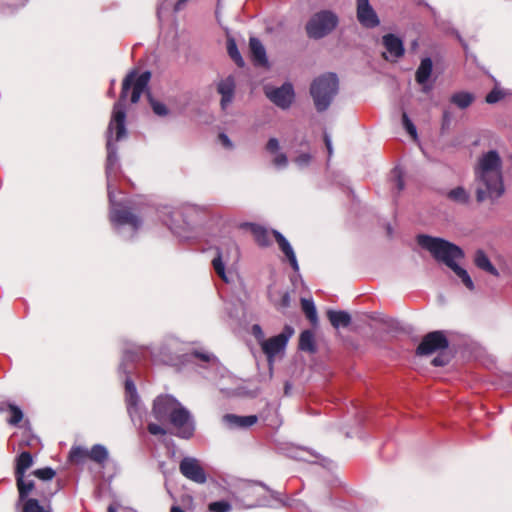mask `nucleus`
<instances>
[{
  "label": "nucleus",
  "mask_w": 512,
  "mask_h": 512,
  "mask_svg": "<svg viewBox=\"0 0 512 512\" xmlns=\"http://www.w3.org/2000/svg\"><path fill=\"white\" fill-rule=\"evenodd\" d=\"M473 172L474 192L478 203L494 201L504 194L502 160L496 150L483 153L478 158Z\"/></svg>",
  "instance_id": "nucleus-1"
},
{
  "label": "nucleus",
  "mask_w": 512,
  "mask_h": 512,
  "mask_svg": "<svg viewBox=\"0 0 512 512\" xmlns=\"http://www.w3.org/2000/svg\"><path fill=\"white\" fill-rule=\"evenodd\" d=\"M152 416L162 424H170L174 435L181 439H190L195 433V422L190 411L174 396L158 395L152 403Z\"/></svg>",
  "instance_id": "nucleus-2"
},
{
  "label": "nucleus",
  "mask_w": 512,
  "mask_h": 512,
  "mask_svg": "<svg viewBox=\"0 0 512 512\" xmlns=\"http://www.w3.org/2000/svg\"><path fill=\"white\" fill-rule=\"evenodd\" d=\"M150 78L151 73L149 71H144L139 75L136 71H131L124 78L119 100L113 106L111 120L108 125V132L111 134L115 132L116 141L122 140L126 137L127 134L125 126V101L128 97L130 89L132 88L130 100L132 103H137L142 93L147 89Z\"/></svg>",
  "instance_id": "nucleus-3"
},
{
  "label": "nucleus",
  "mask_w": 512,
  "mask_h": 512,
  "mask_svg": "<svg viewBox=\"0 0 512 512\" xmlns=\"http://www.w3.org/2000/svg\"><path fill=\"white\" fill-rule=\"evenodd\" d=\"M417 243L423 249L429 251L435 260L443 262L449 267L461 279L467 289L470 291L475 289L468 272L456 263V260L464 258V252L459 246L443 238L426 234L418 235Z\"/></svg>",
  "instance_id": "nucleus-4"
},
{
  "label": "nucleus",
  "mask_w": 512,
  "mask_h": 512,
  "mask_svg": "<svg viewBox=\"0 0 512 512\" xmlns=\"http://www.w3.org/2000/svg\"><path fill=\"white\" fill-rule=\"evenodd\" d=\"M338 93V78L334 73H326L316 78L310 86V94L318 112H324Z\"/></svg>",
  "instance_id": "nucleus-5"
},
{
  "label": "nucleus",
  "mask_w": 512,
  "mask_h": 512,
  "mask_svg": "<svg viewBox=\"0 0 512 512\" xmlns=\"http://www.w3.org/2000/svg\"><path fill=\"white\" fill-rule=\"evenodd\" d=\"M338 16L330 10H322L309 19L305 30L311 39H321L329 35L338 25Z\"/></svg>",
  "instance_id": "nucleus-6"
},
{
  "label": "nucleus",
  "mask_w": 512,
  "mask_h": 512,
  "mask_svg": "<svg viewBox=\"0 0 512 512\" xmlns=\"http://www.w3.org/2000/svg\"><path fill=\"white\" fill-rule=\"evenodd\" d=\"M108 457L109 453L107 448L101 444H95L90 450L82 446H72L68 455V460L73 465H81L89 459L103 467L107 462Z\"/></svg>",
  "instance_id": "nucleus-7"
},
{
  "label": "nucleus",
  "mask_w": 512,
  "mask_h": 512,
  "mask_svg": "<svg viewBox=\"0 0 512 512\" xmlns=\"http://www.w3.org/2000/svg\"><path fill=\"white\" fill-rule=\"evenodd\" d=\"M239 259V248L237 244L228 240L223 244L222 247L217 248V254L212 260V266L216 272V274L225 282H228L226 272H225V263H235Z\"/></svg>",
  "instance_id": "nucleus-8"
},
{
  "label": "nucleus",
  "mask_w": 512,
  "mask_h": 512,
  "mask_svg": "<svg viewBox=\"0 0 512 512\" xmlns=\"http://www.w3.org/2000/svg\"><path fill=\"white\" fill-rule=\"evenodd\" d=\"M293 334L294 329L289 325H285L283 331L280 334L261 342V349L266 355L269 363L273 362L274 357L277 354L284 351L289 339Z\"/></svg>",
  "instance_id": "nucleus-9"
},
{
  "label": "nucleus",
  "mask_w": 512,
  "mask_h": 512,
  "mask_svg": "<svg viewBox=\"0 0 512 512\" xmlns=\"http://www.w3.org/2000/svg\"><path fill=\"white\" fill-rule=\"evenodd\" d=\"M449 341L444 331H432L427 333L423 338L418 347L416 348V355L428 356L435 352H439L447 349Z\"/></svg>",
  "instance_id": "nucleus-10"
},
{
  "label": "nucleus",
  "mask_w": 512,
  "mask_h": 512,
  "mask_svg": "<svg viewBox=\"0 0 512 512\" xmlns=\"http://www.w3.org/2000/svg\"><path fill=\"white\" fill-rule=\"evenodd\" d=\"M180 473L190 481L203 484L207 480V475L199 460L193 457H184L179 464Z\"/></svg>",
  "instance_id": "nucleus-11"
},
{
  "label": "nucleus",
  "mask_w": 512,
  "mask_h": 512,
  "mask_svg": "<svg viewBox=\"0 0 512 512\" xmlns=\"http://www.w3.org/2000/svg\"><path fill=\"white\" fill-rule=\"evenodd\" d=\"M266 96L278 107L287 109L294 99L293 86L290 83H284L281 87L266 90Z\"/></svg>",
  "instance_id": "nucleus-12"
},
{
  "label": "nucleus",
  "mask_w": 512,
  "mask_h": 512,
  "mask_svg": "<svg viewBox=\"0 0 512 512\" xmlns=\"http://www.w3.org/2000/svg\"><path fill=\"white\" fill-rule=\"evenodd\" d=\"M356 6L357 20L363 27L375 28L380 24V20L369 0H357Z\"/></svg>",
  "instance_id": "nucleus-13"
},
{
  "label": "nucleus",
  "mask_w": 512,
  "mask_h": 512,
  "mask_svg": "<svg viewBox=\"0 0 512 512\" xmlns=\"http://www.w3.org/2000/svg\"><path fill=\"white\" fill-rule=\"evenodd\" d=\"M235 80L228 76L217 83V92L221 95L220 106L223 111L232 103L235 95Z\"/></svg>",
  "instance_id": "nucleus-14"
},
{
  "label": "nucleus",
  "mask_w": 512,
  "mask_h": 512,
  "mask_svg": "<svg viewBox=\"0 0 512 512\" xmlns=\"http://www.w3.org/2000/svg\"><path fill=\"white\" fill-rule=\"evenodd\" d=\"M112 220L119 225H129L134 230L141 226V219L131 209L123 207L113 211Z\"/></svg>",
  "instance_id": "nucleus-15"
},
{
  "label": "nucleus",
  "mask_w": 512,
  "mask_h": 512,
  "mask_svg": "<svg viewBox=\"0 0 512 512\" xmlns=\"http://www.w3.org/2000/svg\"><path fill=\"white\" fill-rule=\"evenodd\" d=\"M240 227L249 230L259 246L268 247L271 244L269 232L265 227L249 222L241 224Z\"/></svg>",
  "instance_id": "nucleus-16"
},
{
  "label": "nucleus",
  "mask_w": 512,
  "mask_h": 512,
  "mask_svg": "<svg viewBox=\"0 0 512 512\" xmlns=\"http://www.w3.org/2000/svg\"><path fill=\"white\" fill-rule=\"evenodd\" d=\"M272 234H273L276 242L278 243L280 250L287 257L293 270L298 271V269H299L298 262H297L296 255H295L290 243L279 231L273 230Z\"/></svg>",
  "instance_id": "nucleus-17"
},
{
  "label": "nucleus",
  "mask_w": 512,
  "mask_h": 512,
  "mask_svg": "<svg viewBox=\"0 0 512 512\" xmlns=\"http://www.w3.org/2000/svg\"><path fill=\"white\" fill-rule=\"evenodd\" d=\"M383 45L391 56L398 59L404 55L405 49L402 40L394 34H386L382 38Z\"/></svg>",
  "instance_id": "nucleus-18"
},
{
  "label": "nucleus",
  "mask_w": 512,
  "mask_h": 512,
  "mask_svg": "<svg viewBox=\"0 0 512 512\" xmlns=\"http://www.w3.org/2000/svg\"><path fill=\"white\" fill-rule=\"evenodd\" d=\"M223 421L231 428H248L257 423L256 415L238 416L235 414H226Z\"/></svg>",
  "instance_id": "nucleus-19"
},
{
  "label": "nucleus",
  "mask_w": 512,
  "mask_h": 512,
  "mask_svg": "<svg viewBox=\"0 0 512 512\" xmlns=\"http://www.w3.org/2000/svg\"><path fill=\"white\" fill-rule=\"evenodd\" d=\"M249 48L251 52L252 61L255 65H267L266 51L261 41L256 37H251L249 40Z\"/></svg>",
  "instance_id": "nucleus-20"
},
{
  "label": "nucleus",
  "mask_w": 512,
  "mask_h": 512,
  "mask_svg": "<svg viewBox=\"0 0 512 512\" xmlns=\"http://www.w3.org/2000/svg\"><path fill=\"white\" fill-rule=\"evenodd\" d=\"M474 264L477 268L498 277L499 272L491 263L490 259L482 249H478L474 255Z\"/></svg>",
  "instance_id": "nucleus-21"
},
{
  "label": "nucleus",
  "mask_w": 512,
  "mask_h": 512,
  "mask_svg": "<svg viewBox=\"0 0 512 512\" xmlns=\"http://www.w3.org/2000/svg\"><path fill=\"white\" fill-rule=\"evenodd\" d=\"M327 318L330 321L331 325L336 329L340 327H348L351 323L350 314L342 310H328Z\"/></svg>",
  "instance_id": "nucleus-22"
},
{
  "label": "nucleus",
  "mask_w": 512,
  "mask_h": 512,
  "mask_svg": "<svg viewBox=\"0 0 512 512\" xmlns=\"http://www.w3.org/2000/svg\"><path fill=\"white\" fill-rule=\"evenodd\" d=\"M33 465V457L29 451L21 452L16 458L15 478L25 476L26 471Z\"/></svg>",
  "instance_id": "nucleus-23"
},
{
  "label": "nucleus",
  "mask_w": 512,
  "mask_h": 512,
  "mask_svg": "<svg viewBox=\"0 0 512 512\" xmlns=\"http://www.w3.org/2000/svg\"><path fill=\"white\" fill-rule=\"evenodd\" d=\"M432 69V60L429 57L422 59L415 73L416 82L420 85H424L430 78Z\"/></svg>",
  "instance_id": "nucleus-24"
},
{
  "label": "nucleus",
  "mask_w": 512,
  "mask_h": 512,
  "mask_svg": "<svg viewBox=\"0 0 512 512\" xmlns=\"http://www.w3.org/2000/svg\"><path fill=\"white\" fill-rule=\"evenodd\" d=\"M298 348L301 351L311 354L316 353L317 347L315 343L314 333L311 330H304L299 336Z\"/></svg>",
  "instance_id": "nucleus-25"
},
{
  "label": "nucleus",
  "mask_w": 512,
  "mask_h": 512,
  "mask_svg": "<svg viewBox=\"0 0 512 512\" xmlns=\"http://www.w3.org/2000/svg\"><path fill=\"white\" fill-rule=\"evenodd\" d=\"M16 486L19 494V501L29 499V494L34 490L36 492V486L33 481H25V476L16 477Z\"/></svg>",
  "instance_id": "nucleus-26"
},
{
  "label": "nucleus",
  "mask_w": 512,
  "mask_h": 512,
  "mask_svg": "<svg viewBox=\"0 0 512 512\" xmlns=\"http://www.w3.org/2000/svg\"><path fill=\"white\" fill-rule=\"evenodd\" d=\"M475 97L469 92H457L450 97V102L460 109L468 108L474 101Z\"/></svg>",
  "instance_id": "nucleus-27"
},
{
  "label": "nucleus",
  "mask_w": 512,
  "mask_h": 512,
  "mask_svg": "<svg viewBox=\"0 0 512 512\" xmlns=\"http://www.w3.org/2000/svg\"><path fill=\"white\" fill-rule=\"evenodd\" d=\"M447 197L452 202H455V203H458V204H463V205L468 204L469 201H470V194L462 186H458V187L450 190L447 193Z\"/></svg>",
  "instance_id": "nucleus-28"
},
{
  "label": "nucleus",
  "mask_w": 512,
  "mask_h": 512,
  "mask_svg": "<svg viewBox=\"0 0 512 512\" xmlns=\"http://www.w3.org/2000/svg\"><path fill=\"white\" fill-rule=\"evenodd\" d=\"M301 308L311 324L316 325L318 322V317L313 301L305 298L301 299Z\"/></svg>",
  "instance_id": "nucleus-29"
},
{
  "label": "nucleus",
  "mask_w": 512,
  "mask_h": 512,
  "mask_svg": "<svg viewBox=\"0 0 512 512\" xmlns=\"http://www.w3.org/2000/svg\"><path fill=\"white\" fill-rule=\"evenodd\" d=\"M227 52L238 67L244 66V60L238 50L235 40L232 38L227 40Z\"/></svg>",
  "instance_id": "nucleus-30"
},
{
  "label": "nucleus",
  "mask_w": 512,
  "mask_h": 512,
  "mask_svg": "<svg viewBox=\"0 0 512 512\" xmlns=\"http://www.w3.org/2000/svg\"><path fill=\"white\" fill-rule=\"evenodd\" d=\"M32 474L40 480L49 481L55 477L56 472L51 467H44L34 470Z\"/></svg>",
  "instance_id": "nucleus-31"
},
{
  "label": "nucleus",
  "mask_w": 512,
  "mask_h": 512,
  "mask_svg": "<svg viewBox=\"0 0 512 512\" xmlns=\"http://www.w3.org/2000/svg\"><path fill=\"white\" fill-rule=\"evenodd\" d=\"M106 147H107V169H112L117 161V156H116V148L112 144L110 138L107 140Z\"/></svg>",
  "instance_id": "nucleus-32"
},
{
  "label": "nucleus",
  "mask_w": 512,
  "mask_h": 512,
  "mask_svg": "<svg viewBox=\"0 0 512 512\" xmlns=\"http://www.w3.org/2000/svg\"><path fill=\"white\" fill-rule=\"evenodd\" d=\"M8 407L11 412V417L8 420L9 424H11V425L19 424L23 419V413H22L21 409L14 404H9Z\"/></svg>",
  "instance_id": "nucleus-33"
},
{
  "label": "nucleus",
  "mask_w": 512,
  "mask_h": 512,
  "mask_svg": "<svg viewBox=\"0 0 512 512\" xmlns=\"http://www.w3.org/2000/svg\"><path fill=\"white\" fill-rule=\"evenodd\" d=\"M125 391L129 396V403L135 405L137 402V391L134 382L131 379L125 381Z\"/></svg>",
  "instance_id": "nucleus-34"
},
{
  "label": "nucleus",
  "mask_w": 512,
  "mask_h": 512,
  "mask_svg": "<svg viewBox=\"0 0 512 512\" xmlns=\"http://www.w3.org/2000/svg\"><path fill=\"white\" fill-rule=\"evenodd\" d=\"M149 101H150L152 110L156 115L166 116L168 114V109L165 106V104L154 100L150 95H149Z\"/></svg>",
  "instance_id": "nucleus-35"
},
{
  "label": "nucleus",
  "mask_w": 512,
  "mask_h": 512,
  "mask_svg": "<svg viewBox=\"0 0 512 512\" xmlns=\"http://www.w3.org/2000/svg\"><path fill=\"white\" fill-rule=\"evenodd\" d=\"M231 506L226 501H216L209 504V510L211 512H228Z\"/></svg>",
  "instance_id": "nucleus-36"
},
{
  "label": "nucleus",
  "mask_w": 512,
  "mask_h": 512,
  "mask_svg": "<svg viewBox=\"0 0 512 512\" xmlns=\"http://www.w3.org/2000/svg\"><path fill=\"white\" fill-rule=\"evenodd\" d=\"M402 121L403 125L406 129V131L410 134V136L414 139L417 138V130L415 125L412 123V121L409 119L408 115L404 112L402 114Z\"/></svg>",
  "instance_id": "nucleus-37"
},
{
  "label": "nucleus",
  "mask_w": 512,
  "mask_h": 512,
  "mask_svg": "<svg viewBox=\"0 0 512 512\" xmlns=\"http://www.w3.org/2000/svg\"><path fill=\"white\" fill-rule=\"evenodd\" d=\"M502 98H504V93L501 90L494 88L486 95L485 101L488 104H494L500 101Z\"/></svg>",
  "instance_id": "nucleus-38"
},
{
  "label": "nucleus",
  "mask_w": 512,
  "mask_h": 512,
  "mask_svg": "<svg viewBox=\"0 0 512 512\" xmlns=\"http://www.w3.org/2000/svg\"><path fill=\"white\" fill-rule=\"evenodd\" d=\"M147 430L152 435H161L164 436L167 434V430L163 428L161 425L156 423H149L147 425Z\"/></svg>",
  "instance_id": "nucleus-39"
},
{
  "label": "nucleus",
  "mask_w": 512,
  "mask_h": 512,
  "mask_svg": "<svg viewBox=\"0 0 512 512\" xmlns=\"http://www.w3.org/2000/svg\"><path fill=\"white\" fill-rule=\"evenodd\" d=\"M55 491L47 490L43 485L36 488L35 494L43 501H48L54 495Z\"/></svg>",
  "instance_id": "nucleus-40"
},
{
  "label": "nucleus",
  "mask_w": 512,
  "mask_h": 512,
  "mask_svg": "<svg viewBox=\"0 0 512 512\" xmlns=\"http://www.w3.org/2000/svg\"><path fill=\"white\" fill-rule=\"evenodd\" d=\"M452 121V114L448 109H445L442 114L441 130L442 132L450 128Z\"/></svg>",
  "instance_id": "nucleus-41"
},
{
  "label": "nucleus",
  "mask_w": 512,
  "mask_h": 512,
  "mask_svg": "<svg viewBox=\"0 0 512 512\" xmlns=\"http://www.w3.org/2000/svg\"><path fill=\"white\" fill-rule=\"evenodd\" d=\"M273 163L277 167H284L288 163L287 156L283 153H280L274 158Z\"/></svg>",
  "instance_id": "nucleus-42"
},
{
  "label": "nucleus",
  "mask_w": 512,
  "mask_h": 512,
  "mask_svg": "<svg viewBox=\"0 0 512 512\" xmlns=\"http://www.w3.org/2000/svg\"><path fill=\"white\" fill-rule=\"evenodd\" d=\"M266 149L271 152L275 153L279 149V142L276 138H270L266 144Z\"/></svg>",
  "instance_id": "nucleus-43"
},
{
  "label": "nucleus",
  "mask_w": 512,
  "mask_h": 512,
  "mask_svg": "<svg viewBox=\"0 0 512 512\" xmlns=\"http://www.w3.org/2000/svg\"><path fill=\"white\" fill-rule=\"evenodd\" d=\"M218 139L225 148L231 149L233 147L231 140L225 133H220Z\"/></svg>",
  "instance_id": "nucleus-44"
},
{
  "label": "nucleus",
  "mask_w": 512,
  "mask_h": 512,
  "mask_svg": "<svg viewBox=\"0 0 512 512\" xmlns=\"http://www.w3.org/2000/svg\"><path fill=\"white\" fill-rule=\"evenodd\" d=\"M279 307L287 308L290 306V295L289 293L285 292L282 294L280 301L278 303Z\"/></svg>",
  "instance_id": "nucleus-45"
},
{
  "label": "nucleus",
  "mask_w": 512,
  "mask_h": 512,
  "mask_svg": "<svg viewBox=\"0 0 512 512\" xmlns=\"http://www.w3.org/2000/svg\"><path fill=\"white\" fill-rule=\"evenodd\" d=\"M448 363V359L443 356H437L432 360V365L436 367L445 366Z\"/></svg>",
  "instance_id": "nucleus-46"
},
{
  "label": "nucleus",
  "mask_w": 512,
  "mask_h": 512,
  "mask_svg": "<svg viewBox=\"0 0 512 512\" xmlns=\"http://www.w3.org/2000/svg\"><path fill=\"white\" fill-rule=\"evenodd\" d=\"M310 161V155L309 154H302L296 158V162L298 164H308Z\"/></svg>",
  "instance_id": "nucleus-47"
},
{
  "label": "nucleus",
  "mask_w": 512,
  "mask_h": 512,
  "mask_svg": "<svg viewBox=\"0 0 512 512\" xmlns=\"http://www.w3.org/2000/svg\"><path fill=\"white\" fill-rule=\"evenodd\" d=\"M324 142H325V146L327 148L328 154H329V156H331V154H332V144H331L330 137L327 134H324Z\"/></svg>",
  "instance_id": "nucleus-48"
},
{
  "label": "nucleus",
  "mask_w": 512,
  "mask_h": 512,
  "mask_svg": "<svg viewBox=\"0 0 512 512\" xmlns=\"http://www.w3.org/2000/svg\"><path fill=\"white\" fill-rule=\"evenodd\" d=\"M396 186H397L398 192H400L404 189V180L401 175H398L396 178Z\"/></svg>",
  "instance_id": "nucleus-49"
},
{
  "label": "nucleus",
  "mask_w": 512,
  "mask_h": 512,
  "mask_svg": "<svg viewBox=\"0 0 512 512\" xmlns=\"http://www.w3.org/2000/svg\"><path fill=\"white\" fill-rule=\"evenodd\" d=\"M252 331H253V334H254L256 337H259V336H262V335H263V333H262V329H261V327H260L258 324L253 325V327H252Z\"/></svg>",
  "instance_id": "nucleus-50"
},
{
  "label": "nucleus",
  "mask_w": 512,
  "mask_h": 512,
  "mask_svg": "<svg viewBox=\"0 0 512 512\" xmlns=\"http://www.w3.org/2000/svg\"><path fill=\"white\" fill-rule=\"evenodd\" d=\"M195 356L205 362H208L210 360V356L204 353L195 352Z\"/></svg>",
  "instance_id": "nucleus-51"
},
{
  "label": "nucleus",
  "mask_w": 512,
  "mask_h": 512,
  "mask_svg": "<svg viewBox=\"0 0 512 512\" xmlns=\"http://www.w3.org/2000/svg\"><path fill=\"white\" fill-rule=\"evenodd\" d=\"M185 4L186 3H184L182 0H178L174 6V10L180 11L184 7Z\"/></svg>",
  "instance_id": "nucleus-52"
},
{
  "label": "nucleus",
  "mask_w": 512,
  "mask_h": 512,
  "mask_svg": "<svg viewBox=\"0 0 512 512\" xmlns=\"http://www.w3.org/2000/svg\"><path fill=\"white\" fill-rule=\"evenodd\" d=\"M170 512H185L180 506H172Z\"/></svg>",
  "instance_id": "nucleus-53"
},
{
  "label": "nucleus",
  "mask_w": 512,
  "mask_h": 512,
  "mask_svg": "<svg viewBox=\"0 0 512 512\" xmlns=\"http://www.w3.org/2000/svg\"><path fill=\"white\" fill-rule=\"evenodd\" d=\"M387 234L388 236L392 235V227L390 225H387Z\"/></svg>",
  "instance_id": "nucleus-54"
},
{
  "label": "nucleus",
  "mask_w": 512,
  "mask_h": 512,
  "mask_svg": "<svg viewBox=\"0 0 512 512\" xmlns=\"http://www.w3.org/2000/svg\"><path fill=\"white\" fill-rule=\"evenodd\" d=\"M108 512H116V509L112 505H110L108 507Z\"/></svg>",
  "instance_id": "nucleus-55"
},
{
  "label": "nucleus",
  "mask_w": 512,
  "mask_h": 512,
  "mask_svg": "<svg viewBox=\"0 0 512 512\" xmlns=\"http://www.w3.org/2000/svg\"><path fill=\"white\" fill-rule=\"evenodd\" d=\"M184 3H186L188 0H182Z\"/></svg>",
  "instance_id": "nucleus-56"
}]
</instances>
